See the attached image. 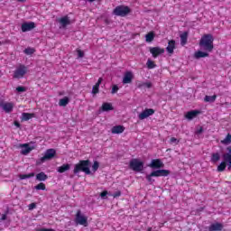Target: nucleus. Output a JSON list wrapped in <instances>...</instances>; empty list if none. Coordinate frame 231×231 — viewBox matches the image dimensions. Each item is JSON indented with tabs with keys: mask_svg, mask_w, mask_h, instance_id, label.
<instances>
[{
	"mask_svg": "<svg viewBox=\"0 0 231 231\" xmlns=\"http://www.w3.org/2000/svg\"><path fill=\"white\" fill-rule=\"evenodd\" d=\"M18 2H20V3H23L24 0H17Z\"/></svg>",
	"mask_w": 231,
	"mask_h": 231,
	"instance_id": "nucleus-55",
	"label": "nucleus"
},
{
	"mask_svg": "<svg viewBox=\"0 0 231 231\" xmlns=\"http://www.w3.org/2000/svg\"><path fill=\"white\" fill-rule=\"evenodd\" d=\"M20 147L22 148L21 154L23 156H26V154H30V152H32V147H30V144L28 143L20 144Z\"/></svg>",
	"mask_w": 231,
	"mask_h": 231,
	"instance_id": "nucleus-17",
	"label": "nucleus"
},
{
	"mask_svg": "<svg viewBox=\"0 0 231 231\" xmlns=\"http://www.w3.org/2000/svg\"><path fill=\"white\" fill-rule=\"evenodd\" d=\"M75 223L77 225H81L82 226H88V217L82 214V211L79 209L75 216Z\"/></svg>",
	"mask_w": 231,
	"mask_h": 231,
	"instance_id": "nucleus-8",
	"label": "nucleus"
},
{
	"mask_svg": "<svg viewBox=\"0 0 231 231\" xmlns=\"http://www.w3.org/2000/svg\"><path fill=\"white\" fill-rule=\"evenodd\" d=\"M2 107L4 111H5V113H12L14 111V103L12 102L4 103Z\"/></svg>",
	"mask_w": 231,
	"mask_h": 231,
	"instance_id": "nucleus-19",
	"label": "nucleus"
},
{
	"mask_svg": "<svg viewBox=\"0 0 231 231\" xmlns=\"http://www.w3.org/2000/svg\"><path fill=\"white\" fill-rule=\"evenodd\" d=\"M102 80H103V79H102V78H99V79H97V82L96 83V86H99V87H100V85L102 84Z\"/></svg>",
	"mask_w": 231,
	"mask_h": 231,
	"instance_id": "nucleus-49",
	"label": "nucleus"
},
{
	"mask_svg": "<svg viewBox=\"0 0 231 231\" xmlns=\"http://www.w3.org/2000/svg\"><path fill=\"white\" fill-rule=\"evenodd\" d=\"M149 167H151V169H162L163 167V162L160 159H153L149 164Z\"/></svg>",
	"mask_w": 231,
	"mask_h": 231,
	"instance_id": "nucleus-12",
	"label": "nucleus"
},
{
	"mask_svg": "<svg viewBox=\"0 0 231 231\" xmlns=\"http://www.w3.org/2000/svg\"><path fill=\"white\" fill-rule=\"evenodd\" d=\"M54 156H57V151L53 148L47 149L44 152V155L40 159L41 163H44V162H50V160H53Z\"/></svg>",
	"mask_w": 231,
	"mask_h": 231,
	"instance_id": "nucleus-7",
	"label": "nucleus"
},
{
	"mask_svg": "<svg viewBox=\"0 0 231 231\" xmlns=\"http://www.w3.org/2000/svg\"><path fill=\"white\" fill-rule=\"evenodd\" d=\"M146 66H147L148 69H154V68H156L154 61H152V60H147Z\"/></svg>",
	"mask_w": 231,
	"mask_h": 231,
	"instance_id": "nucleus-35",
	"label": "nucleus"
},
{
	"mask_svg": "<svg viewBox=\"0 0 231 231\" xmlns=\"http://www.w3.org/2000/svg\"><path fill=\"white\" fill-rule=\"evenodd\" d=\"M23 53H25V55H33V53H35V49L28 47L23 51Z\"/></svg>",
	"mask_w": 231,
	"mask_h": 231,
	"instance_id": "nucleus-34",
	"label": "nucleus"
},
{
	"mask_svg": "<svg viewBox=\"0 0 231 231\" xmlns=\"http://www.w3.org/2000/svg\"><path fill=\"white\" fill-rule=\"evenodd\" d=\"M91 161L89 160H80L78 163L74 165L73 172L74 174H79V172H84L87 176L91 174Z\"/></svg>",
	"mask_w": 231,
	"mask_h": 231,
	"instance_id": "nucleus-2",
	"label": "nucleus"
},
{
	"mask_svg": "<svg viewBox=\"0 0 231 231\" xmlns=\"http://www.w3.org/2000/svg\"><path fill=\"white\" fill-rule=\"evenodd\" d=\"M22 32H32L33 28H35V23L31 22V23H23L22 24Z\"/></svg>",
	"mask_w": 231,
	"mask_h": 231,
	"instance_id": "nucleus-13",
	"label": "nucleus"
},
{
	"mask_svg": "<svg viewBox=\"0 0 231 231\" xmlns=\"http://www.w3.org/2000/svg\"><path fill=\"white\" fill-rule=\"evenodd\" d=\"M36 180L37 181H46V180H48V175L44 173V171H41L36 174Z\"/></svg>",
	"mask_w": 231,
	"mask_h": 231,
	"instance_id": "nucleus-23",
	"label": "nucleus"
},
{
	"mask_svg": "<svg viewBox=\"0 0 231 231\" xmlns=\"http://www.w3.org/2000/svg\"><path fill=\"white\" fill-rule=\"evenodd\" d=\"M169 174H171V171L169 170H156L152 171V176H154V178L167 177Z\"/></svg>",
	"mask_w": 231,
	"mask_h": 231,
	"instance_id": "nucleus-11",
	"label": "nucleus"
},
{
	"mask_svg": "<svg viewBox=\"0 0 231 231\" xmlns=\"http://www.w3.org/2000/svg\"><path fill=\"white\" fill-rule=\"evenodd\" d=\"M152 178H154V175H152V172H151L150 174L146 175V177H145L146 180L148 181V183L150 185H152L153 182H154V179H152Z\"/></svg>",
	"mask_w": 231,
	"mask_h": 231,
	"instance_id": "nucleus-33",
	"label": "nucleus"
},
{
	"mask_svg": "<svg viewBox=\"0 0 231 231\" xmlns=\"http://www.w3.org/2000/svg\"><path fill=\"white\" fill-rule=\"evenodd\" d=\"M199 113H201L199 110L189 111L188 113H186L185 118H187L188 120H193V118H196V116H198Z\"/></svg>",
	"mask_w": 231,
	"mask_h": 231,
	"instance_id": "nucleus-18",
	"label": "nucleus"
},
{
	"mask_svg": "<svg viewBox=\"0 0 231 231\" xmlns=\"http://www.w3.org/2000/svg\"><path fill=\"white\" fill-rule=\"evenodd\" d=\"M125 131L124 125H116L112 128V134H122Z\"/></svg>",
	"mask_w": 231,
	"mask_h": 231,
	"instance_id": "nucleus-20",
	"label": "nucleus"
},
{
	"mask_svg": "<svg viewBox=\"0 0 231 231\" xmlns=\"http://www.w3.org/2000/svg\"><path fill=\"white\" fill-rule=\"evenodd\" d=\"M227 153L223 154V162L217 166V172H224V171L226 169L227 165V171H231V147H227Z\"/></svg>",
	"mask_w": 231,
	"mask_h": 231,
	"instance_id": "nucleus-3",
	"label": "nucleus"
},
{
	"mask_svg": "<svg viewBox=\"0 0 231 231\" xmlns=\"http://www.w3.org/2000/svg\"><path fill=\"white\" fill-rule=\"evenodd\" d=\"M68 104H69V97H65L60 99L59 106H60L62 107H66V106H68Z\"/></svg>",
	"mask_w": 231,
	"mask_h": 231,
	"instance_id": "nucleus-26",
	"label": "nucleus"
},
{
	"mask_svg": "<svg viewBox=\"0 0 231 231\" xmlns=\"http://www.w3.org/2000/svg\"><path fill=\"white\" fill-rule=\"evenodd\" d=\"M120 196H122V191H120V190L116 191V192L113 194V198H120Z\"/></svg>",
	"mask_w": 231,
	"mask_h": 231,
	"instance_id": "nucleus-43",
	"label": "nucleus"
},
{
	"mask_svg": "<svg viewBox=\"0 0 231 231\" xmlns=\"http://www.w3.org/2000/svg\"><path fill=\"white\" fill-rule=\"evenodd\" d=\"M106 196H107V190H104L103 192L100 193V198H102L104 199V198H106Z\"/></svg>",
	"mask_w": 231,
	"mask_h": 231,
	"instance_id": "nucleus-47",
	"label": "nucleus"
},
{
	"mask_svg": "<svg viewBox=\"0 0 231 231\" xmlns=\"http://www.w3.org/2000/svg\"><path fill=\"white\" fill-rule=\"evenodd\" d=\"M16 91L18 92V93H24V91H26V88H24V87H17L16 88Z\"/></svg>",
	"mask_w": 231,
	"mask_h": 231,
	"instance_id": "nucleus-41",
	"label": "nucleus"
},
{
	"mask_svg": "<svg viewBox=\"0 0 231 231\" xmlns=\"http://www.w3.org/2000/svg\"><path fill=\"white\" fill-rule=\"evenodd\" d=\"M180 37L181 46H185V44H187V41H189V32H184L180 35Z\"/></svg>",
	"mask_w": 231,
	"mask_h": 231,
	"instance_id": "nucleus-22",
	"label": "nucleus"
},
{
	"mask_svg": "<svg viewBox=\"0 0 231 231\" xmlns=\"http://www.w3.org/2000/svg\"><path fill=\"white\" fill-rule=\"evenodd\" d=\"M221 160V155H219V152L212 153L211 155V162L212 163H217Z\"/></svg>",
	"mask_w": 231,
	"mask_h": 231,
	"instance_id": "nucleus-27",
	"label": "nucleus"
},
{
	"mask_svg": "<svg viewBox=\"0 0 231 231\" xmlns=\"http://www.w3.org/2000/svg\"><path fill=\"white\" fill-rule=\"evenodd\" d=\"M102 111L107 112V111H113L115 109L113 107V105L111 103H103L101 106Z\"/></svg>",
	"mask_w": 231,
	"mask_h": 231,
	"instance_id": "nucleus-24",
	"label": "nucleus"
},
{
	"mask_svg": "<svg viewBox=\"0 0 231 231\" xmlns=\"http://www.w3.org/2000/svg\"><path fill=\"white\" fill-rule=\"evenodd\" d=\"M88 3H94V1H97V0H88Z\"/></svg>",
	"mask_w": 231,
	"mask_h": 231,
	"instance_id": "nucleus-53",
	"label": "nucleus"
},
{
	"mask_svg": "<svg viewBox=\"0 0 231 231\" xmlns=\"http://www.w3.org/2000/svg\"><path fill=\"white\" fill-rule=\"evenodd\" d=\"M150 53L153 57V59H156L160 57V55H163L165 53V49L161 47H152L150 48Z\"/></svg>",
	"mask_w": 231,
	"mask_h": 231,
	"instance_id": "nucleus-10",
	"label": "nucleus"
},
{
	"mask_svg": "<svg viewBox=\"0 0 231 231\" xmlns=\"http://www.w3.org/2000/svg\"><path fill=\"white\" fill-rule=\"evenodd\" d=\"M40 231H53V229H50V228H42V229H40Z\"/></svg>",
	"mask_w": 231,
	"mask_h": 231,
	"instance_id": "nucleus-52",
	"label": "nucleus"
},
{
	"mask_svg": "<svg viewBox=\"0 0 231 231\" xmlns=\"http://www.w3.org/2000/svg\"><path fill=\"white\" fill-rule=\"evenodd\" d=\"M152 227H149V228H148V231H152Z\"/></svg>",
	"mask_w": 231,
	"mask_h": 231,
	"instance_id": "nucleus-54",
	"label": "nucleus"
},
{
	"mask_svg": "<svg viewBox=\"0 0 231 231\" xmlns=\"http://www.w3.org/2000/svg\"><path fill=\"white\" fill-rule=\"evenodd\" d=\"M26 73H28V67L23 64H20L15 69L13 77L14 79H23Z\"/></svg>",
	"mask_w": 231,
	"mask_h": 231,
	"instance_id": "nucleus-6",
	"label": "nucleus"
},
{
	"mask_svg": "<svg viewBox=\"0 0 231 231\" xmlns=\"http://www.w3.org/2000/svg\"><path fill=\"white\" fill-rule=\"evenodd\" d=\"M1 221H6V214L2 215Z\"/></svg>",
	"mask_w": 231,
	"mask_h": 231,
	"instance_id": "nucleus-51",
	"label": "nucleus"
},
{
	"mask_svg": "<svg viewBox=\"0 0 231 231\" xmlns=\"http://www.w3.org/2000/svg\"><path fill=\"white\" fill-rule=\"evenodd\" d=\"M137 88H138L139 89H141V88H145V82H139V83L137 84Z\"/></svg>",
	"mask_w": 231,
	"mask_h": 231,
	"instance_id": "nucleus-46",
	"label": "nucleus"
},
{
	"mask_svg": "<svg viewBox=\"0 0 231 231\" xmlns=\"http://www.w3.org/2000/svg\"><path fill=\"white\" fill-rule=\"evenodd\" d=\"M155 110L152 108H146L142 113L138 115L139 120H145V118H149V116H152L154 115Z\"/></svg>",
	"mask_w": 231,
	"mask_h": 231,
	"instance_id": "nucleus-9",
	"label": "nucleus"
},
{
	"mask_svg": "<svg viewBox=\"0 0 231 231\" xmlns=\"http://www.w3.org/2000/svg\"><path fill=\"white\" fill-rule=\"evenodd\" d=\"M70 169H71V164L65 163L60 166L57 171L58 172H60V174H63V172H68V171H69Z\"/></svg>",
	"mask_w": 231,
	"mask_h": 231,
	"instance_id": "nucleus-21",
	"label": "nucleus"
},
{
	"mask_svg": "<svg viewBox=\"0 0 231 231\" xmlns=\"http://www.w3.org/2000/svg\"><path fill=\"white\" fill-rule=\"evenodd\" d=\"M216 98H217V95H213V96H206L204 97V100L206 102H216Z\"/></svg>",
	"mask_w": 231,
	"mask_h": 231,
	"instance_id": "nucleus-32",
	"label": "nucleus"
},
{
	"mask_svg": "<svg viewBox=\"0 0 231 231\" xmlns=\"http://www.w3.org/2000/svg\"><path fill=\"white\" fill-rule=\"evenodd\" d=\"M201 133H203V127L202 126H200L199 129H197L196 134H201Z\"/></svg>",
	"mask_w": 231,
	"mask_h": 231,
	"instance_id": "nucleus-48",
	"label": "nucleus"
},
{
	"mask_svg": "<svg viewBox=\"0 0 231 231\" xmlns=\"http://www.w3.org/2000/svg\"><path fill=\"white\" fill-rule=\"evenodd\" d=\"M131 14V8L125 5H118L113 10V14L117 17H125Z\"/></svg>",
	"mask_w": 231,
	"mask_h": 231,
	"instance_id": "nucleus-4",
	"label": "nucleus"
},
{
	"mask_svg": "<svg viewBox=\"0 0 231 231\" xmlns=\"http://www.w3.org/2000/svg\"><path fill=\"white\" fill-rule=\"evenodd\" d=\"M15 127H21V123L18 121H14Z\"/></svg>",
	"mask_w": 231,
	"mask_h": 231,
	"instance_id": "nucleus-50",
	"label": "nucleus"
},
{
	"mask_svg": "<svg viewBox=\"0 0 231 231\" xmlns=\"http://www.w3.org/2000/svg\"><path fill=\"white\" fill-rule=\"evenodd\" d=\"M34 189L36 190H46V184H44L43 182H41L39 184H37Z\"/></svg>",
	"mask_w": 231,
	"mask_h": 231,
	"instance_id": "nucleus-36",
	"label": "nucleus"
},
{
	"mask_svg": "<svg viewBox=\"0 0 231 231\" xmlns=\"http://www.w3.org/2000/svg\"><path fill=\"white\" fill-rule=\"evenodd\" d=\"M133 72L127 71L125 73V76L123 78V84H131L133 82Z\"/></svg>",
	"mask_w": 231,
	"mask_h": 231,
	"instance_id": "nucleus-16",
	"label": "nucleus"
},
{
	"mask_svg": "<svg viewBox=\"0 0 231 231\" xmlns=\"http://www.w3.org/2000/svg\"><path fill=\"white\" fill-rule=\"evenodd\" d=\"M99 89H100V87L98 85H95L92 88V93L93 95H97L98 94L99 92Z\"/></svg>",
	"mask_w": 231,
	"mask_h": 231,
	"instance_id": "nucleus-38",
	"label": "nucleus"
},
{
	"mask_svg": "<svg viewBox=\"0 0 231 231\" xmlns=\"http://www.w3.org/2000/svg\"><path fill=\"white\" fill-rule=\"evenodd\" d=\"M154 37H155L154 32L152 31V32H148L145 35L146 42H152V41H154Z\"/></svg>",
	"mask_w": 231,
	"mask_h": 231,
	"instance_id": "nucleus-25",
	"label": "nucleus"
},
{
	"mask_svg": "<svg viewBox=\"0 0 231 231\" xmlns=\"http://www.w3.org/2000/svg\"><path fill=\"white\" fill-rule=\"evenodd\" d=\"M118 85H114L113 87H112V91H111V93H112V95H115V93H118Z\"/></svg>",
	"mask_w": 231,
	"mask_h": 231,
	"instance_id": "nucleus-39",
	"label": "nucleus"
},
{
	"mask_svg": "<svg viewBox=\"0 0 231 231\" xmlns=\"http://www.w3.org/2000/svg\"><path fill=\"white\" fill-rule=\"evenodd\" d=\"M176 48V41L171 40L168 42V46L166 47V51L169 55H172L174 53V49Z\"/></svg>",
	"mask_w": 231,
	"mask_h": 231,
	"instance_id": "nucleus-14",
	"label": "nucleus"
},
{
	"mask_svg": "<svg viewBox=\"0 0 231 231\" xmlns=\"http://www.w3.org/2000/svg\"><path fill=\"white\" fill-rule=\"evenodd\" d=\"M28 208H29V210H33V208H37V204L32 202V203L29 204Z\"/></svg>",
	"mask_w": 231,
	"mask_h": 231,
	"instance_id": "nucleus-42",
	"label": "nucleus"
},
{
	"mask_svg": "<svg viewBox=\"0 0 231 231\" xmlns=\"http://www.w3.org/2000/svg\"><path fill=\"white\" fill-rule=\"evenodd\" d=\"M170 143H176L178 145L180 143V141L176 137H171L170 139Z\"/></svg>",
	"mask_w": 231,
	"mask_h": 231,
	"instance_id": "nucleus-40",
	"label": "nucleus"
},
{
	"mask_svg": "<svg viewBox=\"0 0 231 231\" xmlns=\"http://www.w3.org/2000/svg\"><path fill=\"white\" fill-rule=\"evenodd\" d=\"M33 176H35V173L31 172V173H28V174H20L19 178H20V180H27L28 178H33Z\"/></svg>",
	"mask_w": 231,
	"mask_h": 231,
	"instance_id": "nucleus-31",
	"label": "nucleus"
},
{
	"mask_svg": "<svg viewBox=\"0 0 231 231\" xmlns=\"http://www.w3.org/2000/svg\"><path fill=\"white\" fill-rule=\"evenodd\" d=\"M129 168L134 172H142L143 171V162L138 159H132L129 162Z\"/></svg>",
	"mask_w": 231,
	"mask_h": 231,
	"instance_id": "nucleus-5",
	"label": "nucleus"
},
{
	"mask_svg": "<svg viewBox=\"0 0 231 231\" xmlns=\"http://www.w3.org/2000/svg\"><path fill=\"white\" fill-rule=\"evenodd\" d=\"M60 23H61V25L63 27L68 26V24H70L69 17H68V16L61 17L60 19Z\"/></svg>",
	"mask_w": 231,
	"mask_h": 231,
	"instance_id": "nucleus-29",
	"label": "nucleus"
},
{
	"mask_svg": "<svg viewBox=\"0 0 231 231\" xmlns=\"http://www.w3.org/2000/svg\"><path fill=\"white\" fill-rule=\"evenodd\" d=\"M224 228V226L223 224L219 223V222H217V223H213L211 224L208 230V231H222Z\"/></svg>",
	"mask_w": 231,
	"mask_h": 231,
	"instance_id": "nucleus-15",
	"label": "nucleus"
},
{
	"mask_svg": "<svg viewBox=\"0 0 231 231\" xmlns=\"http://www.w3.org/2000/svg\"><path fill=\"white\" fill-rule=\"evenodd\" d=\"M35 116V114H30V113H23L22 117L24 122H28V120H31V118H33Z\"/></svg>",
	"mask_w": 231,
	"mask_h": 231,
	"instance_id": "nucleus-28",
	"label": "nucleus"
},
{
	"mask_svg": "<svg viewBox=\"0 0 231 231\" xmlns=\"http://www.w3.org/2000/svg\"><path fill=\"white\" fill-rule=\"evenodd\" d=\"M100 167V162L98 161H95L93 165H92V171L97 172Z\"/></svg>",
	"mask_w": 231,
	"mask_h": 231,
	"instance_id": "nucleus-37",
	"label": "nucleus"
},
{
	"mask_svg": "<svg viewBox=\"0 0 231 231\" xmlns=\"http://www.w3.org/2000/svg\"><path fill=\"white\" fill-rule=\"evenodd\" d=\"M200 50L194 53V59H205L209 57L212 51H214V36L212 34H204L199 43Z\"/></svg>",
	"mask_w": 231,
	"mask_h": 231,
	"instance_id": "nucleus-1",
	"label": "nucleus"
},
{
	"mask_svg": "<svg viewBox=\"0 0 231 231\" xmlns=\"http://www.w3.org/2000/svg\"><path fill=\"white\" fill-rule=\"evenodd\" d=\"M77 53L79 59H82V57H84V51H82L81 50H77Z\"/></svg>",
	"mask_w": 231,
	"mask_h": 231,
	"instance_id": "nucleus-44",
	"label": "nucleus"
},
{
	"mask_svg": "<svg viewBox=\"0 0 231 231\" xmlns=\"http://www.w3.org/2000/svg\"><path fill=\"white\" fill-rule=\"evenodd\" d=\"M221 143H223V145H230V143H231V134H227L226 138L221 141Z\"/></svg>",
	"mask_w": 231,
	"mask_h": 231,
	"instance_id": "nucleus-30",
	"label": "nucleus"
},
{
	"mask_svg": "<svg viewBox=\"0 0 231 231\" xmlns=\"http://www.w3.org/2000/svg\"><path fill=\"white\" fill-rule=\"evenodd\" d=\"M144 88H147L148 89H151V88H152V83H151V82H144Z\"/></svg>",
	"mask_w": 231,
	"mask_h": 231,
	"instance_id": "nucleus-45",
	"label": "nucleus"
}]
</instances>
